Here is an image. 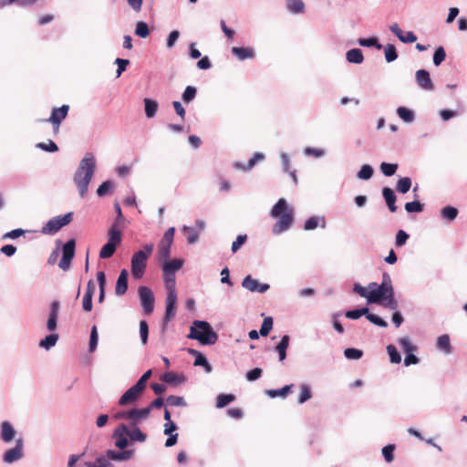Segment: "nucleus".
Here are the masks:
<instances>
[{"label": "nucleus", "mask_w": 467, "mask_h": 467, "mask_svg": "<svg viewBox=\"0 0 467 467\" xmlns=\"http://www.w3.org/2000/svg\"><path fill=\"white\" fill-rule=\"evenodd\" d=\"M231 54L239 61L254 59L256 57L255 49L250 46L233 47L231 48Z\"/></svg>", "instance_id": "aec40b11"}, {"label": "nucleus", "mask_w": 467, "mask_h": 467, "mask_svg": "<svg viewBox=\"0 0 467 467\" xmlns=\"http://www.w3.org/2000/svg\"><path fill=\"white\" fill-rule=\"evenodd\" d=\"M138 296L143 314L145 316L151 315L155 307V296L152 290L147 285H140L138 288Z\"/></svg>", "instance_id": "6e6552de"}, {"label": "nucleus", "mask_w": 467, "mask_h": 467, "mask_svg": "<svg viewBox=\"0 0 467 467\" xmlns=\"http://www.w3.org/2000/svg\"><path fill=\"white\" fill-rule=\"evenodd\" d=\"M352 290L359 296L366 298L368 303H370V298H376V296L372 295V292L368 287L362 286L359 283H354Z\"/></svg>", "instance_id": "864d4df0"}, {"label": "nucleus", "mask_w": 467, "mask_h": 467, "mask_svg": "<svg viewBox=\"0 0 467 467\" xmlns=\"http://www.w3.org/2000/svg\"><path fill=\"white\" fill-rule=\"evenodd\" d=\"M236 400V396L233 393H220L216 397L215 407L217 409L225 408Z\"/></svg>", "instance_id": "ea45409f"}, {"label": "nucleus", "mask_w": 467, "mask_h": 467, "mask_svg": "<svg viewBox=\"0 0 467 467\" xmlns=\"http://www.w3.org/2000/svg\"><path fill=\"white\" fill-rule=\"evenodd\" d=\"M161 379L164 381H166L168 384L171 386H178L186 380V378L184 375L177 374L173 371L165 372L161 375Z\"/></svg>", "instance_id": "72a5a7b5"}, {"label": "nucleus", "mask_w": 467, "mask_h": 467, "mask_svg": "<svg viewBox=\"0 0 467 467\" xmlns=\"http://www.w3.org/2000/svg\"><path fill=\"white\" fill-rule=\"evenodd\" d=\"M113 420H129L130 422H136L139 424L140 420H146L147 414L146 410H144V408H133L131 410H122L117 411L112 416Z\"/></svg>", "instance_id": "9b49d317"}, {"label": "nucleus", "mask_w": 467, "mask_h": 467, "mask_svg": "<svg viewBox=\"0 0 467 467\" xmlns=\"http://www.w3.org/2000/svg\"><path fill=\"white\" fill-rule=\"evenodd\" d=\"M294 386L295 385L293 383H291V384L285 385L280 389H266L265 392V395H267L270 399H275L278 397L282 398V399H285L290 393H292Z\"/></svg>", "instance_id": "c85d7f7f"}, {"label": "nucleus", "mask_w": 467, "mask_h": 467, "mask_svg": "<svg viewBox=\"0 0 467 467\" xmlns=\"http://www.w3.org/2000/svg\"><path fill=\"white\" fill-rule=\"evenodd\" d=\"M128 436L132 444L134 442H144L147 440V434L143 432L136 422H129Z\"/></svg>", "instance_id": "393cba45"}, {"label": "nucleus", "mask_w": 467, "mask_h": 467, "mask_svg": "<svg viewBox=\"0 0 467 467\" xmlns=\"http://www.w3.org/2000/svg\"><path fill=\"white\" fill-rule=\"evenodd\" d=\"M369 302H374L375 304L389 308L393 312L398 311L397 308L399 305L395 297V291L376 296V298H370Z\"/></svg>", "instance_id": "a211bd4d"}, {"label": "nucleus", "mask_w": 467, "mask_h": 467, "mask_svg": "<svg viewBox=\"0 0 467 467\" xmlns=\"http://www.w3.org/2000/svg\"><path fill=\"white\" fill-rule=\"evenodd\" d=\"M69 105L63 104L60 107H55L51 109L50 116L42 121L49 122L55 132H57L63 120L67 117L69 112Z\"/></svg>", "instance_id": "1a4fd4ad"}, {"label": "nucleus", "mask_w": 467, "mask_h": 467, "mask_svg": "<svg viewBox=\"0 0 467 467\" xmlns=\"http://www.w3.org/2000/svg\"><path fill=\"white\" fill-rule=\"evenodd\" d=\"M153 251V244H145L142 249L136 251L131 256L130 272L134 279L140 280L143 277L147 267V260Z\"/></svg>", "instance_id": "20e7f679"}, {"label": "nucleus", "mask_w": 467, "mask_h": 467, "mask_svg": "<svg viewBox=\"0 0 467 467\" xmlns=\"http://www.w3.org/2000/svg\"><path fill=\"white\" fill-rule=\"evenodd\" d=\"M134 34L140 38H147L150 34L149 25L145 21H138L135 25Z\"/></svg>", "instance_id": "8fccbe9b"}, {"label": "nucleus", "mask_w": 467, "mask_h": 467, "mask_svg": "<svg viewBox=\"0 0 467 467\" xmlns=\"http://www.w3.org/2000/svg\"><path fill=\"white\" fill-rule=\"evenodd\" d=\"M290 339V336L285 334L282 336L279 342H277L274 348V350L278 354V359L281 362L286 358Z\"/></svg>", "instance_id": "bb28decb"}, {"label": "nucleus", "mask_w": 467, "mask_h": 467, "mask_svg": "<svg viewBox=\"0 0 467 467\" xmlns=\"http://www.w3.org/2000/svg\"><path fill=\"white\" fill-rule=\"evenodd\" d=\"M368 288L372 292V295H375L376 296L395 291L391 277L387 272L382 274V280L380 284L371 282L368 284Z\"/></svg>", "instance_id": "f8f14e48"}, {"label": "nucleus", "mask_w": 467, "mask_h": 467, "mask_svg": "<svg viewBox=\"0 0 467 467\" xmlns=\"http://www.w3.org/2000/svg\"><path fill=\"white\" fill-rule=\"evenodd\" d=\"M410 239V234L402 229L398 230L395 235V247L396 248H401L404 246L408 240Z\"/></svg>", "instance_id": "69168bd1"}, {"label": "nucleus", "mask_w": 467, "mask_h": 467, "mask_svg": "<svg viewBox=\"0 0 467 467\" xmlns=\"http://www.w3.org/2000/svg\"><path fill=\"white\" fill-rule=\"evenodd\" d=\"M23 446L24 441L19 438L16 441V445L13 448L6 450L3 453V462L7 464L14 463L23 458Z\"/></svg>", "instance_id": "ddd939ff"}, {"label": "nucleus", "mask_w": 467, "mask_h": 467, "mask_svg": "<svg viewBox=\"0 0 467 467\" xmlns=\"http://www.w3.org/2000/svg\"><path fill=\"white\" fill-rule=\"evenodd\" d=\"M396 114L406 124L414 122L416 119L415 111L408 107L400 106L396 109Z\"/></svg>", "instance_id": "c756f323"}, {"label": "nucleus", "mask_w": 467, "mask_h": 467, "mask_svg": "<svg viewBox=\"0 0 467 467\" xmlns=\"http://www.w3.org/2000/svg\"><path fill=\"white\" fill-rule=\"evenodd\" d=\"M242 286L252 293L264 294L270 288L267 283H261L258 279L254 278L251 275H247L242 280Z\"/></svg>", "instance_id": "2eb2a0df"}, {"label": "nucleus", "mask_w": 467, "mask_h": 467, "mask_svg": "<svg viewBox=\"0 0 467 467\" xmlns=\"http://www.w3.org/2000/svg\"><path fill=\"white\" fill-rule=\"evenodd\" d=\"M97 281L99 288L98 302L101 304L104 302L106 296L107 278L104 271H99L97 273Z\"/></svg>", "instance_id": "58836bf2"}, {"label": "nucleus", "mask_w": 467, "mask_h": 467, "mask_svg": "<svg viewBox=\"0 0 467 467\" xmlns=\"http://www.w3.org/2000/svg\"><path fill=\"white\" fill-rule=\"evenodd\" d=\"M415 82L424 91H433L435 89L431 74L425 68L418 69L415 72Z\"/></svg>", "instance_id": "dca6fc26"}, {"label": "nucleus", "mask_w": 467, "mask_h": 467, "mask_svg": "<svg viewBox=\"0 0 467 467\" xmlns=\"http://www.w3.org/2000/svg\"><path fill=\"white\" fill-rule=\"evenodd\" d=\"M183 259L175 258L163 263L161 266L163 275L176 276V273L183 267Z\"/></svg>", "instance_id": "412c9836"}, {"label": "nucleus", "mask_w": 467, "mask_h": 467, "mask_svg": "<svg viewBox=\"0 0 467 467\" xmlns=\"http://www.w3.org/2000/svg\"><path fill=\"white\" fill-rule=\"evenodd\" d=\"M187 338L197 340L202 346H213L218 341L219 336L208 321L195 319Z\"/></svg>", "instance_id": "7ed1b4c3"}, {"label": "nucleus", "mask_w": 467, "mask_h": 467, "mask_svg": "<svg viewBox=\"0 0 467 467\" xmlns=\"http://www.w3.org/2000/svg\"><path fill=\"white\" fill-rule=\"evenodd\" d=\"M60 302L57 299L52 300L49 305V312L47 320V329L48 332H54L57 328V321L59 316Z\"/></svg>", "instance_id": "f3484780"}, {"label": "nucleus", "mask_w": 467, "mask_h": 467, "mask_svg": "<svg viewBox=\"0 0 467 467\" xmlns=\"http://www.w3.org/2000/svg\"><path fill=\"white\" fill-rule=\"evenodd\" d=\"M171 245H167V244H159V246H158V259H159V262L161 264V265L171 260Z\"/></svg>", "instance_id": "a18cd8bd"}, {"label": "nucleus", "mask_w": 467, "mask_h": 467, "mask_svg": "<svg viewBox=\"0 0 467 467\" xmlns=\"http://www.w3.org/2000/svg\"><path fill=\"white\" fill-rule=\"evenodd\" d=\"M318 227L322 229H325L327 227V221L325 216L323 215L310 216L305 221L303 225V229L305 231H313Z\"/></svg>", "instance_id": "b1692460"}, {"label": "nucleus", "mask_w": 467, "mask_h": 467, "mask_svg": "<svg viewBox=\"0 0 467 467\" xmlns=\"http://www.w3.org/2000/svg\"><path fill=\"white\" fill-rule=\"evenodd\" d=\"M122 243V232L115 225H110L107 233V242L102 245L99 250L100 259H109L112 257L116 250Z\"/></svg>", "instance_id": "39448f33"}, {"label": "nucleus", "mask_w": 467, "mask_h": 467, "mask_svg": "<svg viewBox=\"0 0 467 467\" xmlns=\"http://www.w3.org/2000/svg\"><path fill=\"white\" fill-rule=\"evenodd\" d=\"M115 182L112 180H106L97 188L96 193L98 197L104 198L113 192Z\"/></svg>", "instance_id": "e433bc0d"}, {"label": "nucleus", "mask_w": 467, "mask_h": 467, "mask_svg": "<svg viewBox=\"0 0 467 467\" xmlns=\"http://www.w3.org/2000/svg\"><path fill=\"white\" fill-rule=\"evenodd\" d=\"M425 203L421 202L418 199H414L411 202H407L404 205V209L408 213H420L423 212Z\"/></svg>", "instance_id": "c03bdc74"}, {"label": "nucleus", "mask_w": 467, "mask_h": 467, "mask_svg": "<svg viewBox=\"0 0 467 467\" xmlns=\"http://www.w3.org/2000/svg\"><path fill=\"white\" fill-rule=\"evenodd\" d=\"M74 213L68 212L65 214L57 215L49 219L42 227L41 234L55 235L63 227L68 225L73 220Z\"/></svg>", "instance_id": "423d86ee"}, {"label": "nucleus", "mask_w": 467, "mask_h": 467, "mask_svg": "<svg viewBox=\"0 0 467 467\" xmlns=\"http://www.w3.org/2000/svg\"><path fill=\"white\" fill-rule=\"evenodd\" d=\"M382 197L389 212L396 213L398 210V206L396 205L397 195L395 193V191L389 186H384L382 188Z\"/></svg>", "instance_id": "a878e982"}, {"label": "nucleus", "mask_w": 467, "mask_h": 467, "mask_svg": "<svg viewBox=\"0 0 467 467\" xmlns=\"http://www.w3.org/2000/svg\"><path fill=\"white\" fill-rule=\"evenodd\" d=\"M412 186V180L410 177H400L396 182V191L399 193H407Z\"/></svg>", "instance_id": "37998d69"}, {"label": "nucleus", "mask_w": 467, "mask_h": 467, "mask_svg": "<svg viewBox=\"0 0 467 467\" xmlns=\"http://www.w3.org/2000/svg\"><path fill=\"white\" fill-rule=\"evenodd\" d=\"M395 449L396 445L393 443H389L382 448L381 453L386 462L390 463L394 461Z\"/></svg>", "instance_id": "338daca9"}, {"label": "nucleus", "mask_w": 467, "mask_h": 467, "mask_svg": "<svg viewBox=\"0 0 467 467\" xmlns=\"http://www.w3.org/2000/svg\"><path fill=\"white\" fill-rule=\"evenodd\" d=\"M197 88L195 86H187L182 94V100L184 104L188 105L193 101L197 96Z\"/></svg>", "instance_id": "de8ad7c7"}, {"label": "nucleus", "mask_w": 467, "mask_h": 467, "mask_svg": "<svg viewBox=\"0 0 467 467\" xmlns=\"http://www.w3.org/2000/svg\"><path fill=\"white\" fill-rule=\"evenodd\" d=\"M59 339V335L57 333L50 332L48 335H47L45 337L40 339L38 346L41 348H44L46 350L51 349L53 347L56 346L57 342Z\"/></svg>", "instance_id": "f704fd0d"}, {"label": "nucleus", "mask_w": 467, "mask_h": 467, "mask_svg": "<svg viewBox=\"0 0 467 467\" xmlns=\"http://www.w3.org/2000/svg\"><path fill=\"white\" fill-rule=\"evenodd\" d=\"M270 216L277 219L272 228V233L275 235H278L288 231L295 222L294 208L288 204L285 198L278 199V201L273 205L270 211Z\"/></svg>", "instance_id": "f03ea898"}, {"label": "nucleus", "mask_w": 467, "mask_h": 467, "mask_svg": "<svg viewBox=\"0 0 467 467\" xmlns=\"http://www.w3.org/2000/svg\"><path fill=\"white\" fill-rule=\"evenodd\" d=\"M386 349H387V353L389 355L390 363L400 364L401 362V354L400 353V351L394 345H392V344L388 345Z\"/></svg>", "instance_id": "4d7b16f0"}, {"label": "nucleus", "mask_w": 467, "mask_h": 467, "mask_svg": "<svg viewBox=\"0 0 467 467\" xmlns=\"http://www.w3.org/2000/svg\"><path fill=\"white\" fill-rule=\"evenodd\" d=\"M366 318L371 324H373V325H375V326H377L379 327L386 328L389 326L388 322L383 317H379L377 314L371 313L369 311V308H368V313L366 315Z\"/></svg>", "instance_id": "5fc2aeb1"}, {"label": "nucleus", "mask_w": 467, "mask_h": 467, "mask_svg": "<svg viewBox=\"0 0 467 467\" xmlns=\"http://www.w3.org/2000/svg\"><path fill=\"white\" fill-rule=\"evenodd\" d=\"M149 324L145 319H141L139 323V333L142 345H146L149 339Z\"/></svg>", "instance_id": "052dcab7"}, {"label": "nucleus", "mask_w": 467, "mask_h": 467, "mask_svg": "<svg viewBox=\"0 0 467 467\" xmlns=\"http://www.w3.org/2000/svg\"><path fill=\"white\" fill-rule=\"evenodd\" d=\"M77 242L75 238L68 239L66 243L60 244L62 255L58 263V267L63 271L69 270L72 260L76 255Z\"/></svg>", "instance_id": "0eeeda50"}, {"label": "nucleus", "mask_w": 467, "mask_h": 467, "mask_svg": "<svg viewBox=\"0 0 467 467\" xmlns=\"http://www.w3.org/2000/svg\"><path fill=\"white\" fill-rule=\"evenodd\" d=\"M87 467H115L107 455H99L95 462H86Z\"/></svg>", "instance_id": "79ce46f5"}, {"label": "nucleus", "mask_w": 467, "mask_h": 467, "mask_svg": "<svg viewBox=\"0 0 467 467\" xmlns=\"http://www.w3.org/2000/svg\"><path fill=\"white\" fill-rule=\"evenodd\" d=\"M435 347L446 355H450L453 352V347L451 344V338L448 334L439 336L436 339Z\"/></svg>", "instance_id": "cd10ccee"}, {"label": "nucleus", "mask_w": 467, "mask_h": 467, "mask_svg": "<svg viewBox=\"0 0 467 467\" xmlns=\"http://www.w3.org/2000/svg\"><path fill=\"white\" fill-rule=\"evenodd\" d=\"M97 161L95 155L91 151L84 154L74 173L73 182L76 184L79 196L84 198L88 191V186L95 175Z\"/></svg>", "instance_id": "f257e3e1"}, {"label": "nucleus", "mask_w": 467, "mask_h": 467, "mask_svg": "<svg viewBox=\"0 0 467 467\" xmlns=\"http://www.w3.org/2000/svg\"><path fill=\"white\" fill-rule=\"evenodd\" d=\"M374 175V168L370 164H363L357 172V178L361 181H368Z\"/></svg>", "instance_id": "603ef678"}, {"label": "nucleus", "mask_w": 467, "mask_h": 467, "mask_svg": "<svg viewBox=\"0 0 467 467\" xmlns=\"http://www.w3.org/2000/svg\"><path fill=\"white\" fill-rule=\"evenodd\" d=\"M357 43L363 47H373L377 50H381L383 45L379 42V37L372 36L369 37H360L357 40Z\"/></svg>", "instance_id": "c9c22d12"}, {"label": "nucleus", "mask_w": 467, "mask_h": 467, "mask_svg": "<svg viewBox=\"0 0 467 467\" xmlns=\"http://www.w3.org/2000/svg\"><path fill=\"white\" fill-rule=\"evenodd\" d=\"M166 400L162 396L157 397L151 402H150L146 407H144V410H146L147 417H149L150 411L154 409L159 410L164 408Z\"/></svg>", "instance_id": "13d9d810"}, {"label": "nucleus", "mask_w": 467, "mask_h": 467, "mask_svg": "<svg viewBox=\"0 0 467 467\" xmlns=\"http://www.w3.org/2000/svg\"><path fill=\"white\" fill-rule=\"evenodd\" d=\"M144 113L147 119H152L156 116L159 109V103L155 99H143Z\"/></svg>", "instance_id": "7c9ffc66"}, {"label": "nucleus", "mask_w": 467, "mask_h": 467, "mask_svg": "<svg viewBox=\"0 0 467 467\" xmlns=\"http://www.w3.org/2000/svg\"><path fill=\"white\" fill-rule=\"evenodd\" d=\"M134 450H113L108 449L106 455L111 462H128L134 456Z\"/></svg>", "instance_id": "6ab92c4d"}, {"label": "nucleus", "mask_w": 467, "mask_h": 467, "mask_svg": "<svg viewBox=\"0 0 467 467\" xmlns=\"http://www.w3.org/2000/svg\"><path fill=\"white\" fill-rule=\"evenodd\" d=\"M143 390L134 384L120 396L118 400V405L123 407L130 404H135L140 399Z\"/></svg>", "instance_id": "4468645a"}, {"label": "nucleus", "mask_w": 467, "mask_h": 467, "mask_svg": "<svg viewBox=\"0 0 467 467\" xmlns=\"http://www.w3.org/2000/svg\"><path fill=\"white\" fill-rule=\"evenodd\" d=\"M16 435V430L13 426V424L8 420H4L0 425V438L5 442H11Z\"/></svg>", "instance_id": "5701e85b"}, {"label": "nucleus", "mask_w": 467, "mask_h": 467, "mask_svg": "<svg viewBox=\"0 0 467 467\" xmlns=\"http://www.w3.org/2000/svg\"><path fill=\"white\" fill-rule=\"evenodd\" d=\"M363 355V350L357 348H347L344 349V357L348 360H358Z\"/></svg>", "instance_id": "bf43d9fd"}, {"label": "nucleus", "mask_w": 467, "mask_h": 467, "mask_svg": "<svg viewBox=\"0 0 467 467\" xmlns=\"http://www.w3.org/2000/svg\"><path fill=\"white\" fill-rule=\"evenodd\" d=\"M368 307L367 306H365L347 310L345 312V317L350 320H358V318H360L363 316L366 317V315L368 313Z\"/></svg>", "instance_id": "49530a36"}, {"label": "nucleus", "mask_w": 467, "mask_h": 467, "mask_svg": "<svg viewBox=\"0 0 467 467\" xmlns=\"http://www.w3.org/2000/svg\"><path fill=\"white\" fill-rule=\"evenodd\" d=\"M128 425L120 423L112 432L111 438L114 440V446L119 450H126L132 445V441L128 436Z\"/></svg>", "instance_id": "9d476101"}, {"label": "nucleus", "mask_w": 467, "mask_h": 467, "mask_svg": "<svg viewBox=\"0 0 467 467\" xmlns=\"http://www.w3.org/2000/svg\"><path fill=\"white\" fill-rule=\"evenodd\" d=\"M446 58V51L444 47L439 46L435 48L432 62L435 67H439Z\"/></svg>", "instance_id": "e2e57ef3"}, {"label": "nucleus", "mask_w": 467, "mask_h": 467, "mask_svg": "<svg viewBox=\"0 0 467 467\" xmlns=\"http://www.w3.org/2000/svg\"><path fill=\"white\" fill-rule=\"evenodd\" d=\"M36 148L50 153H55L59 150L57 144L52 140H48L47 142H38L36 143Z\"/></svg>", "instance_id": "774afa93"}, {"label": "nucleus", "mask_w": 467, "mask_h": 467, "mask_svg": "<svg viewBox=\"0 0 467 467\" xmlns=\"http://www.w3.org/2000/svg\"><path fill=\"white\" fill-rule=\"evenodd\" d=\"M382 49L384 50V57L387 63H391L398 59L399 54L394 44L388 43L383 46Z\"/></svg>", "instance_id": "a19ab883"}, {"label": "nucleus", "mask_w": 467, "mask_h": 467, "mask_svg": "<svg viewBox=\"0 0 467 467\" xmlns=\"http://www.w3.org/2000/svg\"><path fill=\"white\" fill-rule=\"evenodd\" d=\"M313 396L311 387L306 384H301L300 385V394L297 398V403L298 404H304L306 401H308Z\"/></svg>", "instance_id": "3c124183"}, {"label": "nucleus", "mask_w": 467, "mask_h": 467, "mask_svg": "<svg viewBox=\"0 0 467 467\" xmlns=\"http://www.w3.org/2000/svg\"><path fill=\"white\" fill-rule=\"evenodd\" d=\"M398 343L405 354L417 351V346L412 344L409 337H400Z\"/></svg>", "instance_id": "0e129e2a"}, {"label": "nucleus", "mask_w": 467, "mask_h": 467, "mask_svg": "<svg viewBox=\"0 0 467 467\" xmlns=\"http://www.w3.org/2000/svg\"><path fill=\"white\" fill-rule=\"evenodd\" d=\"M193 365L195 367H202L206 373H211L213 371V366L203 353L194 358Z\"/></svg>", "instance_id": "6e6d98bb"}, {"label": "nucleus", "mask_w": 467, "mask_h": 467, "mask_svg": "<svg viewBox=\"0 0 467 467\" xmlns=\"http://www.w3.org/2000/svg\"><path fill=\"white\" fill-rule=\"evenodd\" d=\"M286 9L293 15L305 13L306 5L303 0H286Z\"/></svg>", "instance_id": "4c0bfd02"}, {"label": "nucleus", "mask_w": 467, "mask_h": 467, "mask_svg": "<svg viewBox=\"0 0 467 467\" xmlns=\"http://www.w3.org/2000/svg\"><path fill=\"white\" fill-rule=\"evenodd\" d=\"M98 344H99V333H98L97 326L94 325V326H92V327L90 329L89 342H88V352L93 353L97 349Z\"/></svg>", "instance_id": "680f3d73"}, {"label": "nucleus", "mask_w": 467, "mask_h": 467, "mask_svg": "<svg viewBox=\"0 0 467 467\" xmlns=\"http://www.w3.org/2000/svg\"><path fill=\"white\" fill-rule=\"evenodd\" d=\"M399 169L398 163L382 161L379 165L380 172L386 177L393 176Z\"/></svg>", "instance_id": "09e8293b"}, {"label": "nucleus", "mask_w": 467, "mask_h": 467, "mask_svg": "<svg viewBox=\"0 0 467 467\" xmlns=\"http://www.w3.org/2000/svg\"><path fill=\"white\" fill-rule=\"evenodd\" d=\"M129 288V272L126 268L120 270L116 281L115 294L118 296L127 293Z\"/></svg>", "instance_id": "4be33fe9"}, {"label": "nucleus", "mask_w": 467, "mask_h": 467, "mask_svg": "<svg viewBox=\"0 0 467 467\" xmlns=\"http://www.w3.org/2000/svg\"><path fill=\"white\" fill-rule=\"evenodd\" d=\"M346 60L350 64L360 65L364 61L363 51L354 47L346 52Z\"/></svg>", "instance_id": "473e14b6"}, {"label": "nucleus", "mask_w": 467, "mask_h": 467, "mask_svg": "<svg viewBox=\"0 0 467 467\" xmlns=\"http://www.w3.org/2000/svg\"><path fill=\"white\" fill-rule=\"evenodd\" d=\"M440 215L445 222L452 223L459 215V209L448 204L440 210Z\"/></svg>", "instance_id": "2f4dec72"}]
</instances>
